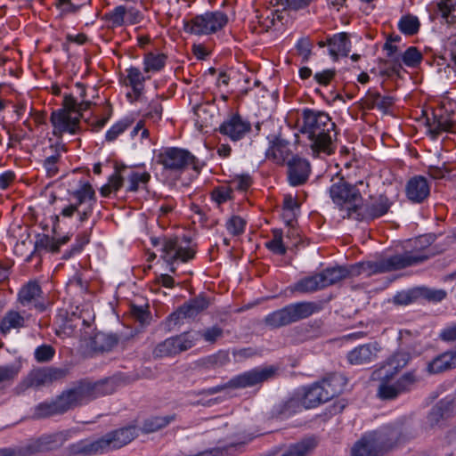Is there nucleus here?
Instances as JSON below:
<instances>
[{
	"mask_svg": "<svg viewBox=\"0 0 456 456\" xmlns=\"http://www.w3.org/2000/svg\"><path fill=\"white\" fill-rule=\"evenodd\" d=\"M114 390L111 380L92 382L82 379L63 390L54 399L38 403L34 409L33 417L39 419L61 415L100 396L110 395Z\"/></svg>",
	"mask_w": 456,
	"mask_h": 456,
	"instance_id": "f257e3e1",
	"label": "nucleus"
},
{
	"mask_svg": "<svg viewBox=\"0 0 456 456\" xmlns=\"http://www.w3.org/2000/svg\"><path fill=\"white\" fill-rule=\"evenodd\" d=\"M135 426H126L110 431L94 439H83L69 445L68 450L73 456H95L118 450L131 443L137 437Z\"/></svg>",
	"mask_w": 456,
	"mask_h": 456,
	"instance_id": "f03ea898",
	"label": "nucleus"
},
{
	"mask_svg": "<svg viewBox=\"0 0 456 456\" xmlns=\"http://www.w3.org/2000/svg\"><path fill=\"white\" fill-rule=\"evenodd\" d=\"M297 126L301 134H307L314 154L330 155L334 152L337 133L330 116H302L297 119Z\"/></svg>",
	"mask_w": 456,
	"mask_h": 456,
	"instance_id": "7ed1b4c3",
	"label": "nucleus"
},
{
	"mask_svg": "<svg viewBox=\"0 0 456 456\" xmlns=\"http://www.w3.org/2000/svg\"><path fill=\"white\" fill-rule=\"evenodd\" d=\"M429 257L430 255L422 251H405L403 254L394 255L379 261L357 263L352 265L351 272L354 276L365 274L369 277L373 274L389 273L416 265L425 262Z\"/></svg>",
	"mask_w": 456,
	"mask_h": 456,
	"instance_id": "20e7f679",
	"label": "nucleus"
},
{
	"mask_svg": "<svg viewBox=\"0 0 456 456\" xmlns=\"http://www.w3.org/2000/svg\"><path fill=\"white\" fill-rule=\"evenodd\" d=\"M72 201L61 208L59 215L53 217V230L56 231L60 216L71 218L75 214L78 217L80 223H84L89 219L93 214L94 207L96 203L95 191L89 183H82L80 181L79 188L69 191Z\"/></svg>",
	"mask_w": 456,
	"mask_h": 456,
	"instance_id": "39448f33",
	"label": "nucleus"
},
{
	"mask_svg": "<svg viewBox=\"0 0 456 456\" xmlns=\"http://www.w3.org/2000/svg\"><path fill=\"white\" fill-rule=\"evenodd\" d=\"M400 435L396 427H383L358 440L351 449V456H379L399 440Z\"/></svg>",
	"mask_w": 456,
	"mask_h": 456,
	"instance_id": "423d86ee",
	"label": "nucleus"
},
{
	"mask_svg": "<svg viewBox=\"0 0 456 456\" xmlns=\"http://www.w3.org/2000/svg\"><path fill=\"white\" fill-rule=\"evenodd\" d=\"M323 308L324 303L321 301L292 303L267 314L265 317V324L271 329H279L306 319Z\"/></svg>",
	"mask_w": 456,
	"mask_h": 456,
	"instance_id": "0eeeda50",
	"label": "nucleus"
},
{
	"mask_svg": "<svg viewBox=\"0 0 456 456\" xmlns=\"http://www.w3.org/2000/svg\"><path fill=\"white\" fill-rule=\"evenodd\" d=\"M329 194L338 208L345 212L343 218L355 220L362 201V196L356 184H352L341 177L330 187Z\"/></svg>",
	"mask_w": 456,
	"mask_h": 456,
	"instance_id": "6e6552de",
	"label": "nucleus"
},
{
	"mask_svg": "<svg viewBox=\"0 0 456 456\" xmlns=\"http://www.w3.org/2000/svg\"><path fill=\"white\" fill-rule=\"evenodd\" d=\"M277 369L273 366L256 367L232 378L228 382L216 387L204 388L199 395H212L227 388L241 389L262 384L276 374Z\"/></svg>",
	"mask_w": 456,
	"mask_h": 456,
	"instance_id": "1a4fd4ad",
	"label": "nucleus"
},
{
	"mask_svg": "<svg viewBox=\"0 0 456 456\" xmlns=\"http://www.w3.org/2000/svg\"><path fill=\"white\" fill-rule=\"evenodd\" d=\"M186 245L178 237L170 238H151V243L154 247L161 245L162 256L164 261L170 265L169 271L173 273L176 269L174 266L175 263L182 262L186 263L191 260L195 256V251L189 247L190 240H186Z\"/></svg>",
	"mask_w": 456,
	"mask_h": 456,
	"instance_id": "9d476101",
	"label": "nucleus"
},
{
	"mask_svg": "<svg viewBox=\"0 0 456 456\" xmlns=\"http://www.w3.org/2000/svg\"><path fill=\"white\" fill-rule=\"evenodd\" d=\"M339 381L340 377L332 376L305 387L301 399L303 407L305 409L317 407L340 394L342 389L338 387Z\"/></svg>",
	"mask_w": 456,
	"mask_h": 456,
	"instance_id": "9b49d317",
	"label": "nucleus"
},
{
	"mask_svg": "<svg viewBox=\"0 0 456 456\" xmlns=\"http://www.w3.org/2000/svg\"><path fill=\"white\" fill-rule=\"evenodd\" d=\"M69 370L59 367H39L29 371L14 388L16 395L24 393L28 388H39L67 377Z\"/></svg>",
	"mask_w": 456,
	"mask_h": 456,
	"instance_id": "f8f14e48",
	"label": "nucleus"
},
{
	"mask_svg": "<svg viewBox=\"0 0 456 456\" xmlns=\"http://www.w3.org/2000/svg\"><path fill=\"white\" fill-rule=\"evenodd\" d=\"M69 431L66 430L43 435L24 445L12 448V456H32L57 450L69 439Z\"/></svg>",
	"mask_w": 456,
	"mask_h": 456,
	"instance_id": "ddd939ff",
	"label": "nucleus"
},
{
	"mask_svg": "<svg viewBox=\"0 0 456 456\" xmlns=\"http://www.w3.org/2000/svg\"><path fill=\"white\" fill-rule=\"evenodd\" d=\"M157 162L173 173L183 172L190 165L198 169L197 159L187 150L177 147L162 148L157 155Z\"/></svg>",
	"mask_w": 456,
	"mask_h": 456,
	"instance_id": "4468645a",
	"label": "nucleus"
},
{
	"mask_svg": "<svg viewBox=\"0 0 456 456\" xmlns=\"http://www.w3.org/2000/svg\"><path fill=\"white\" fill-rule=\"evenodd\" d=\"M228 22V16L221 12H208L185 23V30L195 35H208L222 29Z\"/></svg>",
	"mask_w": 456,
	"mask_h": 456,
	"instance_id": "2eb2a0df",
	"label": "nucleus"
},
{
	"mask_svg": "<svg viewBox=\"0 0 456 456\" xmlns=\"http://www.w3.org/2000/svg\"><path fill=\"white\" fill-rule=\"evenodd\" d=\"M197 338L191 332H183L170 337L159 343L152 351L154 358L175 356L191 349L195 345Z\"/></svg>",
	"mask_w": 456,
	"mask_h": 456,
	"instance_id": "dca6fc26",
	"label": "nucleus"
},
{
	"mask_svg": "<svg viewBox=\"0 0 456 456\" xmlns=\"http://www.w3.org/2000/svg\"><path fill=\"white\" fill-rule=\"evenodd\" d=\"M392 202L384 194H380L378 197H371L369 201L363 203L361 202V208L356 213L355 221H372L376 218L381 217L386 215Z\"/></svg>",
	"mask_w": 456,
	"mask_h": 456,
	"instance_id": "f3484780",
	"label": "nucleus"
},
{
	"mask_svg": "<svg viewBox=\"0 0 456 456\" xmlns=\"http://www.w3.org/2000/svg\"><path fill=\"white\" fill-rule=\"evenodd\" d=\"M418 121L423 122L427 127V134L436 140L443 133H455V121L449 118V116H420Z\"/></svg>",
	"mask_w": 456,
	"mask_h": 456,
	"instance_id": "a211bd4d",
	"label": "nucleus"
},
{
	"mask_svg": "<svg viewBox=\"0 0 456 456\" xmlns=\"http://www.w3.org/2000/svg\"><path fill=\"white\" fill-rule=\"evenodd\" d=\"M288 181L291 186H300L305 184L311 173L310 163L298 156H293L287 162Z\"/></svg>",
	"mask_w": 456,
	"mask_h": 456,
	"instance_id": "6ab92c4d",
	"label": "nucleus"
},
{
	"mask_svg": "<svg viewBox=\"0 0 456 456\" xmlns=\"http://www.w3.org/2000/svg\"><path fill=\"white\" fill-rule=\"evenodd\" d=\"M406 196L412 203L424 202L430 194V185L426 177L415 175L406 184Z\"/></svg>",
	"mask_w": 456,
	"mask_h": 456,
	"instance_id": "aec40b11",
	"label": "nucleus"
},
{
	"mask_svg": "<svg viewBox=\"0 0 456 456\" xmlns=\"http://www.w3.org/2000/svg\"><path fill=\"white\" fill-rule=\"evenodd\" d=\"M379 350L380 347L377 342L361 345L347 354V359L351 364H367L377 359Z\"/></svg>",
	"mask_w": 456,
	"mask_h": 456,
	"instance_id": "412c9836",
	"label": "nucleus"
},
{
	"mask_svg": "<svg viewBox=\"0 0 456 456\" xmlns=\"http://www.w3.org/2000/svg\"><path fill=\"white\" fill-rule=\"evenodd\" d=\"M250 123L243 120L240 116H231L229 120L219 126L218 131L232 141H238L250 131Z\"/></svg>",
	"mask_w": 456,
	"mask_h": 456,
	"instance_id": "4be33fe9",
	"label": "nucleus"
},
{
	"mask_svg": "<svg viewBox=\"0 0 456 456\" xmlns=\"http://www.w3.org/2000/svg\"><path fill=\"white\" fill-rule=\"evenodd\" d=\"M456 368V350L444 352L427 364L428 374H439Z\"/></svg>",
	"mask_w": 456,
	"mask_h": 456,
	"instance_id": "5701e85b",
	"label": "nucleus"
},
{
	"mask_svg": "<svg viewBox=\"0 0 456 456\" xmlns=\"http://www.w3.org/2000/svg\"><path fill=\"white\" fill-rule=\"evenodd\" d=\"M50 121L56 137H61L65 133L74 134L79 130L80 119L77 116H50Z\"/></svg>",
	"mask_w": 456,
	"mask_h": 456,
	"instance_id": "b1692460",
	"label": "nucleus"
},
{
	"mask_svg": "<svg viewBox=\"0 0 456 456\" xmlns=\"http://www.w3.org/2000/svg\"><path fill=\"white\" fill-rule=\"evenodd\" d=\"M126 71V83L132 88V92L127 93L126 96L130 99V102L139 100L144 89V82L146 79H149L150 77H144L142 71L135 67H131Z\"/></svg>",
	"mask_w": 456,
	"mask_h": 456,
	"instance_id": "393cba45",
	"label": "nucleus"
},
{
	"mask_svg": "<svg viewBox=\"0 0 456 456\" xmlns=\"http://www.w3.org/2000/svg\"><path fill=\"white\" fill-rule=\"evenodd\" d=\"M456 0H438L429 5L432 19H443L446 23L452 24L456 20Z\"/></svg>",
	"mask_w": 456,
	"mask_h": 456,
	"instance_id": "a878e982",
	"label": "nucleus"
},
{
	"mask_svg": "<svg viewBox=\"0 0 456 456\" xmlns=\"http://www.w3.org/2000/svg\"><path fill=\"white\" fill-rule=\"evenodd\" d=\"M290 154L289 142L279 136L270 141V147L265 152L266 158L282 165Z\"/></svg>",
	"mask_w": 456,
	"mask_h": 456,
	"instance_id": "bb28decb",
	"label": "nucleus"
},
{
	"mask_svg": "<svg viewBox=\"0 0 456 456\" xmlns=\"http://www.w3.org/2000/svg\"><path fill=\"white\" fill-rule=\"evenodd\" d=\"M352 271V265L349 267L346 266H334L328 267L322 270L320 273V281L323 284V289L331 285H334L340 281L348 277H354Z\"/></svg>",
	"mask_w": 456,
	"mask_h": 456,
	"instance_id": "cd10ccee",
	"label": "nucleus"
},
{
	"mask_svg": "<svg viewBox=\"0 0 456 456\" xmlns=\"http://www.w3.org/2000/svg\"><path fill=\"white\" fill-rule=\"evenodd\" d=\"M268 6L262 10L256 15L258 23L264 31H268L271 28L275 26L277 21L282 22L284 18L283 12L281 7H274L271 3Z\"/></svg>",
	"mask_w": 456,
	"mask_h": 456,
	"instance_id": "c85d7f7f",
	"label": "nucleus"
},
{
	"mask_svg": "<svg viewBox=\"0 0 456 456\" xmlns=\"http://www.w3.org/2000/svg\"><path fill=\"white\" fill-rule=\"evenodd\" d=\"M452 412V401L447 398L437 402L428 415V421L431 426L437 425L441 420L447 419Z\"/></svg>",
	"mask_w": 456,
	"mask_h": 456,
	"instance_id": "c756f323",
	"label": "nucleus"
},
{
	"mask_svg": "<svg viewBox=\"0 0 456 456\" xmlns=\"http://www.w3.org/2000/svg\"><path fill=\"white\" fill-rule=\"evenodd\" d=\"M318 440L314 436L303 438L297 443L289 445L281 456H308L317 446Z\"/></svg>",
	"mask_w": 456,
	"mask_h": 456,
	"instance_id": "7c9ffc66",
	"label": "nucleus"
},
{
	"mask_svg": "<svg viewBox=\"0 0 456 456\" xmlns=\"http://www.w3.org/2000/svg\"><path fill=\"white\" fill-rule=\"evenodd\" d=\"M210 305V298L204 293H200L197 297L191 298L182 305V310H184L185 316L194 318Z\"/></svg>",
	"mask_w": 456,
	"mask_h": 456,
	"instance_id": "2f4dec72",
	"label": "nucleus"
},
{
	"mask_svg": "<svg viewBox=\"0 0 456 456\" xmlns=\"http://www.w3.org/2000/svg\"><path fill=\"white\" fill-rule=\"evenodd\" d=\"M330 54L334 58L338 55L346 56L351 51V42L346 33L334 35L329 39Z\"/></svg>",
	"mask_w": 456,
	"mask_h": 456,
	"instance_id": "473e14b6",
	"label": "nucleus"
},
{
	"mask_svg": "<svg viewBox=\"0 0 456 456\" xmlns=\"http://www.w3.org/2000/svg\"><path fill=\"white\" fill-rule=\"evenodd\" d=\"M230 362V356L228 351L219 350L218 352L202 357L197 362V365L200 368L205 370H216L225 366Z\"/></svg>",
	"mask_w": 456,
	"mask_h": 456,
	"instance_id": "72a5a7b5",
	"label": "nucleus"
},
{
	"mask_svg": "<svg viewBox=\"0 0 456 456\" xmlns=\"http://www.w3.org/2000/svg\"><path fill=\"white\" fill-rule=\"evenodd\" d=\"M118 342L116 334H107L104 332H96L91 338V346L94 351L108 352L110 351Z\"/></svg>",
	"mask_w": 456,
	"mask_h": 456,
	"instance_id": "f704fd0d",
	"label": "nucleus"
},
{
	"mask_svg": "<svg viewBox=\"0 0 456 456\" xmlns=\"http://www.w3.org/2000/svg\"><path fill=\"white\" fill-rule=\"evenodd\" d=\"M320 273L306 276L297 281L291 288L292 291L299 293H312L323 289L320 281Z\"/></svg>",
	"mask_w": 456,
	"mask_h": 456,
	"instance_id": "c9c22d12",
	"label": "nucleus"
},
{
	"mask_svg": "<svg viewBox=\"0 0 456 456\" xmlns=\"http://www.w3.org/2000/svg\"><path fill=\"white\" fill-rule=\"evenodd\" d=\"M395 99L392 96H382L378 92H369L366 97V105L368 109H377L382 112L389 111L394 105Z\"/></svg>",
	"mask_w": 456,
	"mask_h": 456,
	"instance_id": "e433bc0d",
	"label": "nucleus"
},
{
	"mask_svg": "<svg viewBox=\"0 0 456 456\" xmlns=\"http://www.w3.org/2000/svg\"><path fill=\"white\" fill-rule=\"evenodd\" d=\"M91 104V102L86 101L78 102L71 94H65L62 100L63 109L53 111L52 114H67L66 112L82 114V112L90 110Z\"/></svg>",
	"mask_w": 456,
	"mask_h": 456,
	"instance_id": "4c0bfd02",
	"label": "nucleus"
},
{
	"mask_svg": "<svg viewBox=\"0 0 456 456\" xmlns=\"http://www.w3.org/2000/svg\"><path fill=\"white\" fill-rule=\"evenodd\" d=\"M42 294L40 285L37 281H29L23 286L19 294V301L23 306H28L37 301Z\"/></svg>",
	"mask_w": 456,
	"mask_h": 456,
	"instance_id": "58836bf2",
	"label": "nucleus"
},
{
	"mask_svg": "<svg viewBox=\"0 0 456 456\" xmlns=\"http://www.w3.org/2000/svg\"><path fill=\"white\" fill-rule=\"evenodd\" d=\"M302 407V400L292 397L274 406L273 415L276 418L286 419L297 412Z\"/></svg>",
	"mask_w": 456,
	"mask_h": 456,
	"instance_id": "ea45409f",
	"label": "nucleus"
},
{
	"mask_svg": "<svg viewBox=\"0 0 456 456\" xmlns=\"http://www.w3.org/2000/svg\"><path fill=\"white\" fill-rule=\"evenodd\" d=\"M421 381L420 376L417 373L416 370L406 371L401 375L396 380L398 391L401 394H407L416 388L418 384Z\"/></svg>",
	"mask_w": 456,
	"mask_h": 456,
	"instance_id": "a19ab883",
	"label": "nucleus"
},
{
	"mask_svg": "<svg viewBox=\"0 0 456 456\" xmlns=\"http://www.w3.org/2000/svg\"><path fill=\"white\" fill-rule=\"evenodd\" d=\"M25 326V319L16 311H8L0 322V332L7 334L12 329H20Z\"/></svg>",
	"mask_w": 456,
	"mask_h": 456,
	"instance_id": "79ce46f5",
	"label": "nucleus"
},
{
	"mask_svg": "<svg viewBox=\"0 0 456 456\" xmlns=\"http://www.w3.org/2000/svg\"><path fill=\"white\" fill-rule=\"evenodd\" d=\"M167 56L165 53H148L143 57V70L145 73L159 72L166 65Z\"/></svg>",
	"mask_w": 456,
	"mask_h": 456,
	"instance_id": "37998d69",
	"label": "nucleus"
},
{
	"mask_svg": "<svg viewBox=\"0 0 456 456\" xmlns=\"http://www.w3.org/2000/svg\"><path fill=\"white\" fill-rule=\"evenodd\" d=\"M175 418V415L150 417L143 421L141 430L144 434L156 432L167 427Z\"/></svg>",
	"mask_w": 456,
	"mask_h": 456,
	"instance_id": "c03bdc74",
	"label": "nucleus"
},
{
	"mask_svg": "<svg viewBox=\"0 0 456 456\" xmlns=\"http://www.w3.org/2000/svg\"><path fill=\"white\" fill-rule=\"evenodd\" d=\"M393 375L386 374L385 378L380 381L378 388V396L382 400H394L401 394L398 391L396 383H390L388 379Z\"/></svg>",
	"mask_w": 456,
	"mask_h": 456,
	"instance_id": "a18cd8bd",
	"label": "nucleus"
},
{
	"mask_svg": "<svg viewBox=\"0 0 456 456\" xmlns=\"http://www.w3.org/2000/svg\"><path fill=\"white\" fill-rule=\"evenodd\" d=\"M126 8L118 5L112 11L106 12L102 16V20L108 22V27L111 28L122 27L126 25Z\"/></svg>",
	"mask_w": 456,
	"mask_h": 456,
	"instance_id": "49530a36",
	"label": "nucleus"
},
{
	"mask_svg": "<svg viewBox=\"0 0 456 456\" xmlns=\"http://www.w3.org/2000/svg\"><path fill=\"white\" fill-rule=\"evenodd\" d=\"M20 363H12L0 366V387L11 385L20 371Z\"/></svg>",
	"mask_w": 456,
	"mask_h": 456,
	"instance_id": "de8ad7c7",
	"label": "nucleus"
},
{
	"mask_svg": "<svg viewBox=\"0 0 456 456\" xmlns=\"http://www.w3.org/2000/svg\"><path fill=\"white\" fill-rule=\"evenodd\" d=\"M411 359V356L410 353L404 350H398L393 354L387 361V365H389L394 370L390 375H393L404 368L409 363Z\"/></svg>",
	"mask_w": 456,
	"mask_h": 456,
	"instance_id": "09e8293b",
	"label": "nucleus"
},
{
	"mask_svg": "<svg viewBox=\"0 0 456 456\" xmlns=\"http://www.w3.org/2000/svg\"><path fill=\"white\" fill-rule=\"evenodd\" d=\"M151 179V175L148 172L139 173V172H131L128 176V186L126 188V191L128 192H136L140 186L146 185Z\"/></svg>",
	"mask_w": 456,
	"mask_h": 456,
	"instance_id": "8fccbe9b",
	"label": "nucleus"
},
{
	"mask_svg": "<svg viewBox=\"0 0 456 456\" xmlns=\"http://www.w3.org/2000/svg\"><path fill=\"white\" fill-rule=\"evenodd\" d=\"M265 247L273 254L283 256L287 252V247L282 241L281 230H273V239L265 243Z\"/></svg>",
	"mask_w": 456,
	"mask_h": 456,
	"instance_id": "3c124183",
	"label": "nucleus"
},
{
	"mask_svg": "<svg viewBox=\"0 0 456 456\" xmlns=\"http://www.w3.org/2000/svg\"><path fill=\"white\" fill-rule=\"evenodd\" d=\"M247 222L240 216H232L225 224L228 232L232 236H240L245 232Z\"/></svg>",
	"mask_w": 456,
	"mask_h": 456,
	"instance_id": "603ef678",
	"label": "nucleus"
},
{
	"mask_svg": "<svg viewBox=\"0 0 456 456\" xmlns=\"http://www.w3.org/2000/svg\"><path fill=\"white\" fill-rule=\"evenodd\" d=\"M312 0H271L274 7H281L282 11H297L309 5Z\"/></svg>",
	"mask_w": 456,
	"mask_h": 456,
	"instance_id": "864d4df0",
	"label": "nucleus"
},
{
	"mask_svg": "<svg viewBox=\"0 0 456 456\" xmlns=\"http://www.w3.org/2000/svg\"><path fill=\"white\" fill-rule=\"evenodd\" d=\"M399 29L405 35H414L419 28V21L417 17L406 15L402 17L398 24Z\"/></svg>",
	"mask_w": 456,
	"mask_h": 456,
	"instance_id": "5fc2aeb1",
	"label": "nucleus"
},
{
	"mask_svg": "<svg viewBox=\"0 0 456 456\" xmlns=\"http://www.w3.org/2000/svg\"><path fill=\"white\" fill-rule=\"evenodd\" d=\"M133 123V120L125 118L113 125L106 133L105 138L108 142L115 141L119 134L126 130Z\"/></svg>",
	"mask_w": 456,
	"mask_h": 456,
	"instance_id": "6e6d98bb",
	"label": "nucleus"
},
{
	"mask_svg": "<svg viewBox=\"0 0 456 456\" xmlns=\"http://www.w3.org/2000/svg\"><path fill=\"white\" fill-rule=\"evenodd\" d=\"M419 298V292L418 288L410 289L408 291L398 292L394 297V302L395 305H408L417 299Z\"/></svg>",
	"mask_w": 456,
	"mask_h": 456,
	"instance_id": "4d7b16f0",
	"label": "nucleus"
},
{
	"mask_svg": "<svg viewBox=\"0 0 456 456\" xmlns=\"http://www.w3.org/2000/svg\"><path fill=\"white\" fill-rule=\"evenodd\" d=\"M419 292V298L427 299L430 302H441L446 296L447 292L444 289H432L428 288H418Z\"/></svg>",
	"mask_w": 456,
	"mask_h": 456,
	"instance_id": "13d9d810",
	"label": "nucleus"
},
{
	"mask_svg": "<svg viewBox=\"0 0 456 456\" xmlns=\"http://www.w3.org/2000/svg\"><path fill=\"white\" fill-rule=\"evenodd\" d=\"M402 60L406 66L415 68L421 62L422 54L417 47L411 46L403 53Z\"/></svg>",
	"mask_w": 456,
	"mask_h": 456,
	"instance_id": "bf43d9fd",
	"label": "nucleus"
},
{
	"mask_svg": "<svg viewBox=\"0 0 456 456\" xmlns=\"http://www.w3.org/2000/svg\"><path fill=\"white\" fill-rule=\"evenodd\" d=\"M55 354L54 348L50 345H41L34 352V357L37 362H50Z\"/></svg>",
	"mask_w": 456,
	"mask_h": 456,
	"instance_id": "052dcab7",
	"label": "nucleus"
},
{
	"mask_svg": "<svg viewBox=\"0 0 456 456\" xmlns=\"http://www.w3.org/2000/svg\"><path fill=\"white\" fill-rule=\"evenodd\" d=\"M61 159V154L56 151L55 154L47 157L43 163L44 168L45 169L48 177L55 176L59 168L57 167L58 162Z\"/></svg>",
	"mask_w": 456,
	"mask_h": 456,
	"instance_id": "680f3d73",
	"label": "nucleus"
},
{
	"mask_svg": "<svg viewBox=\"0 0 456 456\" xmlns=\"http://www.w3.org/2000/svg\"><path fill=\"white\" fill-rule=\"evenodd\" d=\"M126 169V167L125 165H116L115 166V172L113 175H111L109 178V184L112 188V190L116 192L118 191L124 183V178L122 177L121 174Z\"/></svg>",
	"mask_w": 456,
	"mask_h": 456,
	"instance_id": "e2e57ef3",
	"label": "nucleus"
},
{
	"mask_svg": "<svg viewBox=\"0 0 456 456\" xmlns=\"http://www.w3.org/2000/svg\"><path fill=\"white\" fill-rule=\"evenodd\" d=\"M223 329L217 325L199 331V335L203 338L205 341L209 343H215L219 338L223 336Z\"/></svg>",
	"mask_w": 456,
	"mask_h": 456,
	"instance_id": "0e129e2a",
	"label": "nucleus"
},
{
	"mask_svg": "<svg viewBox=\"0 0 456 456\" xmlns=\"http://www.w3.org/2000/svg\"><path fill=\"white\" fill-rule=\"evenodd\" d=\"M130 313L142 325H145L150 322L151 313L148 309L143 308L142 306L132 305L130 307Z\"/></svg>",
	"mask_w": 456,
	"mask_h": 456,
	"instance_id": "69168bd1",
	"label": "nucleus"
},
{
	"mask_svg": "<svg viewBox=\"0 0 456 456\" xmlns=\"http://www.w3.org/2000/svg\"><path fill=\"white\" fill-rule=\"evenodd\" d=\"M232 190L227 186H220L216 188L211 197L218 205L223 204L232 198Z\"/></svg>",
	"mask_w": 456,
	"mask_h": 456,
	"instance_id": "338daca9",
	"label": "nucleus"
},
{
	"mask_svg": "<svg viewBox=\"0 0 456 456\" xmlns=\"http://www.w3.org/2000/svg\"><path fill=\"white\" fill-rule=\"evenodd\" d=\"M184 310H182V305L177 308L176 311L170 314L165 321L166 329L170 331L173 327L180 323L183 319H186Z\"/></svg>",
	"mask_w": 456,
	"mask_h": 456,
	"instance_id": "774afa93",
	"label": "nucleus"
}]
</instances>
